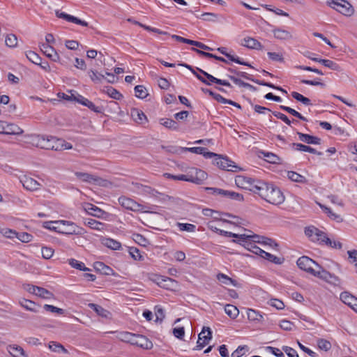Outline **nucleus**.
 Returning <instances> with one entry per match:
<instances>
[{
    "instance_id": "nucleus-1",
    "label": "nucleus",
    "mask_w": 357,
    "mask_h": 357,
    "mask_svg": "<svg viewBox=\"0 0 357 357\" xmlns=\"http://www.w3.org/2000/svg\"><path fill=\"white\" fill-rule=\"evenodd\" d=\"M38 146L42 149L61 151L71 149L73 147L70 143L66 142L61 139H58L52 136L45 137L42 135L38 136Z\"/></svg>"
},
{
    "instance_id": "nucleus-2",
    "label": "nucleus",
    "mask_w": 357,
    "mask_h": 357,
    "mask_svg": "<svg viewBox=\"0 0 357 357\" xmlns=\"http://www.w3.org/2000/svg\"><path fill=\"white\" fill-rule=\"evenodd\" d=\"M180 178L196 184H202L207 178V174L200 169L192 167Z\"/></svg>"
},
{
    "instance_id": "nucleus-3",
    "label": "nucleus",
    "mask_w": 357,
    "mask_h": 357,
    "mask_svg": "<svg viewBox=\"0 0 357 357\" xmlns=\"http://www.w3.org/2000/svg\"><path fill=\"white\" fill-rule=\"evenodd\" d=\"M215 158L213 163L218 166L220 169L227 171L236 172L240 168L235 165V162L229 160L227 157L216 153L213 155Z\"/></svg>"
},
{
    "instance_id": "nucleus-4",
    "label": "nucleus",
    "mask_w": 357,
    "mask_h": 357,
    "mask_svg": "<svg viewBox=\"0 0 357 357\" xmlns=\"http://www.w3.org/2000/svg\"><path fill=\"white\" fill-rule=\"evenodd\" d=\"M328 3L329 6L344 15L351 16L354 13L352 6L344 0H332L328 1Z\"/></svg>"
},
{
    "instance_id": "nucleus-5",
    "label": "nucleus",
    "mask_w": 357,
    "mask_h": 357,
    "mask_svg": "<svg viewBox=\"0 0 357 357\" xmlns=\"http://www.w3.org/2000/svg\"><path fill=\"white\" fill-rule=\"evenodd\" d=\"M266 195V198L265 200L272 204H280L284 201V197L281 190L273 184Z\"/></svg>"
},
{
    "instance_id": "nucleus-6",
    "label": "nucleus",
    "mask_w": 357,
    "mask_h": 357,
    "mask_svg": "<svg viewBox=\"0 0 357 357\" xmlns=\"http://www.w3.org/2000/svg\"><path fill=\"white\" fill-rule=\"evenodd\" d=\"M296 264L301 269L312 275L314 273L317 265H318L316 261L306 256H303L298 258Z\"/></svg>"
},
{
    "instance_id": "nucleus-7",
    "label": "nucleus",
    "mask_w": 357,
    "mask_h": 357,
    "mask_svg": "<svg viewBox=\"0 0 357 357\" xmlns=\"http://www.w3.org/2000/svg\"><path fill=\"white\" fill-rule=\"evenodd\" d=\"M236 185L243 189L248 190L254 192L256 188V183L259 180H255L250 177L245 176H238L235 179Z\"/></svg>"
},
{
    "instance_id": "nucleus-8",
    "label": "nucleus",
    "mask_w": 357,
    "mask_h": 357,
    "mask_svg": "<svg viewBox=\"0 0 357 357\" xmlns=\"http://www.w3.org/2000/svg\"><path fill=\"white\" fill-rule=\"evenodd\" d=\"M105 57L101 51L91 50V66H93L91 70H97L105 66Z\"/></svg>"
},
{
    "instance_id": "nucleus-9",
    "label": "nucleus",
    "mask_w": 357,
    "mask_h": 357,
    "mask_svg": "<svg viewBox=\"0 0 357 357\" xmlns=\"http://www.w3.org/2000/svg\"><path fill=\"white\" fill-rule=\"evenodd\" d=\"M91 73L93 75H91V79L96 83H102L103 81H107L108 83H114L118 79V78L114 74L107 72H105V75L107 76V77H105L102 73L97 71L96 69L91 70Z\"/></svg>"
},
{
    "instance_id": "nucleus-10",
    "label": "nucleus",
    "mask_w": 357,
    "mask_h": 357,
    "mask_svg": "<svg viewBox=\"0 0 357 357\" xmlns=\"http://www.w3.org/2000/svg\"><path fill=\"white\" fill-rule=\"evenodd\" d=\"M119 202L123 207L132 211H140L144 209V206L142 204H139L133 199L126 197H119Z\"/></svg>"
},
{
    "instance_id": "nucleus-11",
    "label": "nucleus",
    "mask_w": 357,
    "mask_h": 357,
    "mask_svg": "<svg viewBox=\"0 0 357 357\" xmlns=\"http://www.w3.org/2000/svg\"><path fill=\"white\" fill-rule=\"evenodd\" d=\"M130 344L135 345L143 349H149L153 347V344L145 336L142 335L133 334Z\"/></svg>"
},
{
    "instance_id": "nucleus-12",
    "label": "nucleus",
    "mask_w": 357,
    "mask_h": 357,
    "mask_svg": "<svg viewBox=\"0 0 357 357\" xmlns=\"http://www.w3.org/2000/svg\"><path fill=\"white\" fill-rule=\"evenodd\" d=\"M155 278L153 280L161 287L171 289L177 285V282L170 278L161 275H155Z\"/></svg>"
},
{
    "instance_id": "nucleus-13",
    "label": "nucleus",
    "mask_w": 357,
    "mask_h": 357,
    "mask_svg": "<svg viewBox=\"0 0 357 357\" xmlns=\"http://www.w3.org/2000/svg\"><path fill=\"white\" fill-rule=\"evenodd\" d=\"M207 334L206 335L205 327L203 328L202 332L199 334L198 340H197V347L198 349H201L204 347L206 344H208L209 340L212 337V332L210 328H206Z\"/></svg>"
},
{
    "instance_id": "nucleus-14",
    "label": "nucleus",
    "mask_w": 357,
    "mask_h": 357,
    "mask_svg": "<svg viewBox=\"0 0 357 357\" xmlns=\"http://www.w3.org/2000/svg\"><path fill=\"white\" fill-rule=\"evenodd\" d=\"M132 185L133 186V190H136L138 194L150 195L153 197H157V195L159 194L155 189L147 185H144L139 183L132 182Z\"/></svg>"
},
{
    "instance_id": "nucleus-15",
    "label": "nucleus",
    "mask_w": 357,
    "mask_h": 357,
    "mask_svg": "<svg viewBox=\"0 0 357 357\" xmlns=\"http://www.w3.org/2000/svg\"><path fill=\"white\" fill-rule=\"evenodd\" d=\"M340 299L344 303L357 312V298L356 297L347 291H344L340 294Z\"/></svg>"
},
{
    "instance_id": "nucleus-16",
    "label": "nucleus",
    "mask_w": 357,
    "mask_h": 357,
    "mask_svg": "<svg viewBox=\"0 0 357 357\" xmlns=\"http://www.w3.org/2000/svg\"><path fill=\"white\" fill-rule=\"evenodd\" d=\"M272 184H268L262 181H257L256 183L254 193L258 194L262 199H266V195Z\"/></svg>"
},
{
    "instance_id": "nucleus-17",
    "label": "nucleus",
    "mask_w": 357,
    "mask_h": 357,
    "mask_svg": "<svg viewBox=\"0 0 357 357\" xmlns=\"http://www.w3.org/2000/svg\"><path fill=\"white\" fill-rule=\"evenodd\" d=\"M241 45L251 50H261L263 48V45L261 43L252 37L244 38L241 40Z\"/></svg>"
},
{
    "instance_id": "nucleus-18",
    "label": "nucleus",
    "mask_w": 357,
    "mask_h": 357,
    "mask_svg": "<svg viewBox=\"0 0 357 357\" xmlns=\"http://www.w3.org/2000/svg\"><path fill=\"white\" fill-rule=\"evenodd\" d=\"M197 70L199 71L201 74H202L206 78V79L208 82H210L211 84V83H215L220 85L231 87V84L226 80L218 79L199 68H197Z\"/></svg>"
},
{
    "instance_id": "nucleus-19",
    "label": "nucleus",
    "mask_w": 357,
    "mask_h": 357,
    "mask_svg": "<svg viewBox=\"0 0 357 357\" xmlns=\"http://www.w3.org/2000/svg\"><path fill=\"white\" fill-rule=\"evenodd\" d=\"M272 32L274 37L280 40L287 41L293 38V35L291 32L282 28H275Z\"/></svg>"
},
{
    "instance_id": "nucleus-20",
    "label": "nucleus",
    "mask_w": 357,
    "mask_h": 357,
    "mask_svg": "<svg viewBox=\"0 0 357 357\" xmlns=\"http://www.w3.org/2000/svg\"><path fill=\"white\" fill-rule=\"evenodd\" d=\"M93 268L100 274L105 275H114L115 273L109 266L105 265L103 262L96 261L93 264Z\"/></svg>"
},
{
    "instance_id": "nucleus-21",
    "label": "nucleus",
    "mask_w": 357,
    "mask_h": 357,
    "mask_svg": "<svg viewBox=\"0 0 357 357\" xmlns=\"http://www.w3.org/2000/svg\"><path fill=\"white\" fill-rule=\"evenodd\" d=\"M20 182L24 188L31 191L37 190L40 186L37 181L31 177L24 176Z\"/></svg>"
},
{
    "instance_id": "nucleus-22",
    "label": "nucleus",
    "mask_w": 357,
    "mask_h": 357,
    "mask_svg": "<svg viewBox=\"0 0 357 357\" xmlns=\"http://www.w3.org/2000/svg\"><path fill=\"white\" fill-rule=\"evenodd\" d=\"M130 115L132 119L139 124H144L148 121L146 116L144 113L137 108H132L130 111Z\"/></svg>"
},
{
    "instance_id": "nucleus-23",
    "label": "nucleus",
    "mask_w": 357,
    "mask_h": 357,
    "mask_svg": "<svg viewBox=\"0 0 357 357\" xmlns=\"http://www.w3.org/2000/svg\"><path fill=\"white\" fill-rule=\"evenodd\" d=\"M249 237H247L246 239H251L253 242H257L258 243H261L264 245H268L271 247L273 246H278V244L271 238L259 236L257 234H255L252 236H248Z\"/></svg>"
},
{
    "instance_id": "nucleus-24",
    "label": "nucleus",
    "mask_w": 357,
    "mask_h": 357,
    "mask_svg": "<svg viewBox=\"0 0 357 357\" xmlns=\"http://www.w3.org/2000/svg\"><path fill=\"white\" fill-rule=\"evenodd\" d=\"M101 243L112 250H120L122 248L121 243L111 238H100Z\"/></svg>"
},
{
    "instance_id": "nucleus-25",
    "label": "nucleus",
    "mask_w": 357,
    "mask_h": 357,
    "mask_svg": "<svg viewBox=\"0 0 357 357\" xmlns=\"http://www.w3.org/2000/svg\"><path fill=\"white\" fill-rule=\"evenodd\" d=\"M42 52L53 61H57L59 56L54 47L48 44H43L40 47Z\"/></svg>"
},
{
    "instance_id": "nucleus-26",
    "label": "nucleus",
    "mask_w": 357,
    "mask_h": 357,
    "mask_svg": "<svg viewBox=\"0 0 357 357\" xmlns=\"http://www.w3.org/2000/svg\"><path fill=\"white\" fill-rule=\"evenodd\" d=\"M91 309H92L98 316L102 318L107 319H112V313L99 305L91 303Z\"/></svg>"
},
{
    "instance_id": "nucleus-27",
    "label": "nucleus",
    "mask_w": 357,
    "mask_h": 357,
    "mask_svg": "<svg viewBox=\"0 0 357 357\" xmlns=\"http://www.w3.org/2000/svg\"><path fill=\"white\" fill-rule=\"evenodd\" d=\"M218 52H220L222 54L225 55L227 58H228L230 61H234L236 63L249 66L250 68H252V66L248 62L241 61L240 58L234 56V55H231V54L228 53L227 52V48L225 47H218L217 49Z\"/></svg>"
},
{
    "instance_id": "nucleus-28",
    "label": "nucleus",
    "mask_w": 357,
    "mask_h": 357,
    "mask_svg": "<svg viewBox=\"0 0 357 357\" xmlns=\"http://www.w3.org/2000/svg\"><path fill=\"white\" fill-rule=\"evenodd\" d=\"M19 303L26 310L33 312H38L39 311L40 305L31 300L21 298Z\"/></svg>"
},
{
    "instance_id": "nucleus-29",
    "label": "nucleus",
    "mask_w": 357,
    "mask_h": 357,
    "mask_svg": "<svg viewBox=\"0 0 357 357\" xmlns=\"http://www.w3.org/2000/svg\"><path fill=\"white\" fill-rule=\"evenodd\" d=\"M7 350L13 357H28L23 348L19 345H8Z\"/></svg>"
},
{
    "instance_id": "nucleus-30",
    "label": "nucleus",
    "mask_w": 357,
    "mask_h": 357,
    "mask_svg": "<svg viewBox=\"0 0 357 357\" xmlns=\"http://www.w3.org/2000/svg\"><path fill=\"white\" fill-rule=\"evenodd\" d=\"M297 135L299 137V139L303 142H305L309 144H320L321 139L314 137L312 135H310L308 134H304L300 132H297Z\"/></svg>"
},
{
    "instance_id": "nucleus-31",
    "label": "nucleus",
    "mask_w": 357,
    "mask_h": 357,
    "mask_svg": "<svg viewBox=\"0 0 357 357\" xmlns=\"http://www.w3.org/2000/svg\"><path fill=\"white\" fill-rule=\"evenodd\" d=\"M23 133V130L17 125L6 122L4 135H20Z\"/></svg>"
},
{
    "instance_id": "nucleus-32",
    "label": "nucleus",
    "mask_w": 357,
    "mask_h": 357,
    "mask_svg": "<svg viewBox=\"0 0 357 357\" xmlns=\"http://www.w3.org/2000/svg\"><path fill=\"white\" fill-rule=\"evenodd\" d=\"M185 151L192 152L196 154L203 155L206 158H213V155H216V153L207 151L206 149L204 147L185 148Z\"/></svg>"
},
{
    "instance_id": "nucleus-33",
    "label": "nucleus",
    "mask_w": 357,
    "mask_h": 357,
    "mask_svg": "<svg viewBox=\"0 0 357 357\" xmlns=\"http://www.w3.org/2000/svg\"><path fill=\"white\" fill-rule=\"evenodd\" d=\"M109 214L100 208L91 203V216L102 220H107Z\"/></svg>"
},
{
    "instance_id": "nucleus-34",
    "label": "nucleus",
    "mask_w": 357,
    "mask_h": 357,
    "mask_svg": "<svg viewBox=\"0 0 357 357\" xmlns=\"http://www.w3.org/2000/svg\"><path fill=\"white\" fill-rule=\"evenodd\" d=\"M110 184V182L107 179L102 178L96 174H91V185L107 187Z\"/></svg>"
},
{
    "instance_id": "nucleus-35",
    "label": "nucleus",
    "mask_w": 357,
    "mask_h": 357,
    "mask_svg": "<svg viewBox=\"0 0 357 357\" xmlns=\"http://www.w3.org/2000/svg\"><path fill=\"white\" fill-rule=\"evenodd\" d=\"M291 146L296 151L309 152V153L316 154L318 155H321L322 154L321 152H318L314 149H313L309 146L304 145L303 144L293 143V144H291Z\"/></svg>"
},
{
    "instance_id": "nucleus-36",
    "label": "nucleus",
    "mask_w": 357,
    "mask_h": 357,
    "mask_svg": "<svg viewBox=\"0 0 357 357\" xmlns=\"http://www.w3.org/2000/svg\"><path fill=\"white\" fill-rule=\"evenodd\" d=\"M312 275L317 277L320 279H322L325 281H328L329 280V278H331V273L324 269L320 265H317V267L314 271V273Z\"/></svg>"
},
{
    "instance_id": "nucleus-37",
    "label": "nucleus",
    "mask_w": 357,
    "mask_h": 357,
    "mask_svg": "<svg viewBox=\"0 0 357 357\" xmlns=\"http://www.w3.org/2000/svg\"><path fill=\"white\" fill-rule=\"evenodd\" d=\"M247 316L248 319L252 321L261 322L264 319V316L259 312L252 309H248Z\"/></svg>"
},
{
    "instance_id": "nucleus-38",
    "label": "nucleus",
    "mask_w": 357,
    "mask_h": 357,
    "mask_svg": "<svg viewBox=\"0 0 357 357\" xmlns=\"http://www.w3.org/2000/svg\"><path fill=\"white\" fill-rule=\"evenodd\" d=\"M217 279L224 284L229 285L232 284L234 287H238L239 284L232 278H229L224 273H218L217 275Z\"/></svg>"
},
{
    "instance_id": "nucleus-39",
    "label": "nucleus",
    "mask_w": 357,
    "mask_h": 357,
    "mask_svg": "<svg viewBox=\"0 0 357 357\" xmlns=\"http://www.w3.org/2000/svg\"><path fill=\"white\" fill-rule=\"evenodd\" d=\"M287 177L294 182L300 183H305L307 182V179L304 176L296 172L289 171L287 172Z\"/></svg>"
},
{
    "instance_id": "nucleus-40",
    "label": "nucleus",
    "mask_w": 357,
    "mask_h": 357,
    "mask_svg": "<svg viewBox=\"0 0 357 357\" xmlns=\"http://www.w3.org/2000/svg\"><path fill=\"white\" fill-rule=\"evenodd\" d=\"M160 123L168 129L172 130H177L178 129V123L173 119L162 118L160 119Z\"/></svg>"
},
{
    "instance_id": "nucleus-41",
    "label": "nucleus",
    "mask_w": 357,
    "mask_h": 357,
    "mask_svg": "<svg viewBox=\"0 0 357 357\" xmlns=\"http://www.w3.org/2000/svg\"><path fill=\"white\" fill-rule=\"evenodd\" d=\"M264 253H261L260 257H261L263 259H265L271 262H273L275 264H281L284 261L283 258L278 257L273 255H271L264 250H263Z\"/></svg>"
},
{
    "instance_id": "nucleus-42",
    "label": "nucleus",
    "mask_w": 357,
    "mask_h": 357,
    "mask_svg": "<svg viewBox=\"0 0 357 357\" xmlns=\"http://www.w3.org/2000/svg\"><path fill=\"white\" fill-rule=\"evenodd\" d=\"M225 312L231 319L236 318L239 314L238 309L231 304H227L225 306Z\"/></svg>"
},
{
    "instance_id": "nucleus-43",
    "label": "nucleus",
    "mask_w": 357,
    "mask_h": 357,
    "mask_svg": "<svg viewBox=\"0 0 357 357\" xmlns=\"http://www.w3.org/2000/svg\"><path fill=\"white\" fill-rule=\"evenodd\" d=\"M35 295L44 299H51L54 297L52 292L41 287H37Z\"/></svg>"
},
{
    "instance_id": "nucleus-44",
    "label": "nucleus",
    "mask_w": 357,
    "mask_h": 357,
    "mask_svg": "<svg viewBox=\"0 0 357 357\" xmlns=\"http://www.w3.org/2000/svg\"><path fill=\"white\" fill-rule=\"evenodd\" d=\"M255 243L256 242H253L252 241V242L245 241L244 246L249 251L253 252L255 255L260 256L261 253H264L263 250L261 249L259 247L257 246L255 244Z\"/></svg>"
},
{
    "instance_id": "nucleus-45",
    "label": "nucleus",
    "mask_w": 357,
    "mask_h": 357,
    "mask_svg": "<svg viewBox=\"0 0 357 357\" xmlns=\"http://www.w3.org/2000/svg\"><path fill=\"white\" fill-rule=\"evenodd\" d=\"M315 61L319 62L324 65V66L329 68L331 70H340V66L336 63L333 62L331 60L329 59H315Z\"/></svg>"
},
{
    "instance_id": "nucleus-46",
    "label": "nucleus",
    "mask_w": 357,
    "mask_h": 357,
    "mask_svg": "<svg viewBox=\"0 0 357 357\" xmlns=\"http://www.w3.org/2000/svg\"><path fill=\"white\" fill-rule=\"evenodd\" d=\"M280 108L281 109L288 112L289 114L293 115L294 116L298 118L299 119H301L302 121H307V119L305 117H304L301 114H300L298 112H297L294 109H292L289 107L284 106V105H280Z\"/></svg>"
},
{
    "instance_id": "nucleus-47",
    "label": "nucleus",
    "mask_w": 357,
    "mask_h": 357,
    "mask_svg": "<svg viewBox=\"0 0 357 357\" xmlns=\"http://www.w3.org/2000/svg\"><path fill=\"white\" fill-rule=\"evenodd\" d=\"M319 206L324 210V211L327 213L328 216L337 222H341L342 220V218L340 215L333 213L330 208L326 207L324 205L319 204Z\"/></svg>"
},
{
    "instance_id": "nucleus-48",
    "label": "nucleus",
    "mask_w": 357,
    "mask_h": 357,
    "mask_svg": "<svg viewBox=\"0 0 357 357\" xmlns=\"http://www.w3.org/2000/svg\"><path fill=\"white\" fill-rule=\"evenodd\" d=\"M69 264L76 269H78L79 271H89V268L86 267L82 261H77L75 259H69Z\"/></svg>"
},
{
    "instance_id": "nucleus-49",
    "label": "nucleus",
    "mask_w": 357,
    "mask_h": 357,
    "mask_svg": "<svg viewBox=\"0 0 357 357\" xmlns=\"http://www.w3.org/2000/svg\"><path fill=\"white\" fill-rule=\"evenodd\" d=\"M291 96L296 100L301 102L305 105H312L311 100L308 98L303 96L302 94L298 92L293 91L291 93Z\"/></svg>"
},
{
    "instance_id": "nucleus-50",
    "label": "nucleus",
    "mask_w": 357,
    "mask_h": 357,
    "mask_svg": "<svg viewBox=\"0 0 357 357\" xmlns=\"http://www.w3.org/2000/svg\"><path fill=\"white\" fill-rule=\"evenodd\" d=\"M136 97L144 99L148 96L146 89L142 85H137L135 87Z\"/></svg>"
},
{
    "instance_id": "nucleus-51",
    "label": "nucleus",
    "mask_w": 357,
    "mask_h": 357,
    "mask_svg": "<svg viewBox=\"0 0 357 357\" xmlns=\"http://www.w3.org/2000/svg\"><path fill=\"white\" fill-rule=\"evenodd\" d=\"M49 348L54 352H63L65 354L68 353L67 349H66L62 344L56 342H50Z\"/></svg>"
},
{
    "instance_id": "nucleus-52",
    "label": "nucleus",
    "mask_w": 357,
    "mask_h": 357,
    "mask_svg": "<svg viewBox=\"0 0 357 357\" xmlns=\"http://www.w3.org/2000/svg\"><path fill=\"white\" fill-rule=\"evenodd\" d=\"M26 58L33 63L38 65V63H40L42 59L41 57L36 54V52L33 51H29L26 54Z\"/></svg>"
},
{
    "instance_id": "nucleus-53",
    "label": "nucleus",
    "mask_w": 357,
    "mask_h": 357,
    "mask_svg": "<svg viewBox=\"0 0 357 357\" xmlns=\"http://www.w3.org/2000/svg\"><path fill=\"white\" fill-rule=\"evenodd\" d=\"M106 92L111 98L115 100H121L123 98L122 94L112 86L107 87Z\"/></svg>"
},
{
    "instance_id": "nucleus-54",
    "label": "nucleus",
    "mask_w": 357,
    "mask_h": 357,
    "mask_svg": "<svg viewBox=\"0 0 357 357\" xmlns=\"http://www.w3.org/2000/svg\"><path fill=\"white\" fill-rule=\"evenodd\" d=\"M219 234L221 235H223L225 236H227V237L238 238L243 241L246 240V238L249 237L248 235H246V234H234V233H232L230 231H224L222 229L219 230Z\"/></svg>"
},
{
    "instance_id": "nucleus-55",
    "label": "nucleus",
    "mask_w": 357,
    "mask_h": 357,
    "mask_svg": "<svg viewBox=\"0 0 357 357\" xmlns=\"http://www.w3.org/2000/svg\"><path fill=\"white\" fill-rule=\"evenodd\" d=\"M264 156L266 158V160L270 163L277 164L279 163L280 158L275 154L270 152H263Z\"/></svg>"
},
{
    "instance_id": "nucleus-56",
    "label": "nucleus",
    "mask_w": 357,
    "mask_h": 357,
    "mask_svg": "<svg viewBox=\"0 0 357 357\" xmlns=\"http://www.w3.org/2000/svg\"><path fill=\"white\" fill-rule=\"evenodd\" d=\"M6 45L10 47H15L17 45V38L15 34H8L6 38Z\"/></svg>"
},
{
    "instance_id": "nucleus-57",
    "label": "nucleus",
    "mask_w": 357,
    "mask_h": 357,
    "mask_svg": "<svg viewBox=\"0 0 357 357\" xmlns=\"http://www.w3.org/2000/svg\"><path fill=\"white\" fill-rule=\"evenodd\" d=\"M177 226L181 231H186L188 232H193L195 231L196 226L189 223H177Z\"/></svg>"
},
{
    "instance_id": "nucleus-58",
    "label": "nucleus",
    "mask_w": 357,
    "mask_h": 357,
    "mask_svg": "<svg viewBox=\"0 0 357 357\" xmlns=\"http://www.w3.org/2000/svg\"><path fill=\"white\" fill-rule=\"evenodd\" d=\"M16 238L22 243H29L32 241L33 236L27 232H17Z\"/></svg>"
},
{
    "instance_id": "nucleus-59",
    "label": "nucleus",
    "mask_w": 357,
    "mask_h": 357,
    "mask_svg": "<svg viewBox=\"0 0 357 357\" xmlns=\"http://www.w3.org/2000/svg\"><path fill=\"white\" fill-rule=\"evenodd\" d=\"M134 333L123 331L119 333L118 335V338L122 341L127 343H130V342L132 340V337L133 336Z\"/></svg>"
},
{
    "instance_id": "nucleus-60",
    "label": "nucleus",
    "mask_w": 357,
    "mask_h": 357,
    "mask_svg": "<svg viewBox=\"0 0 357 357\" xmlns=\"http://www.w3.org/2000/svg\"><path fill=\"white\" fill-rule=\"evenodd\" d=\"M318 347L321 350L328 351L331 348V344L329 341L324 339H319L317 341Z\"/></svg>"
},
{
    "instance_id": "nucleus-61",
    "label": "nucleus",
    "mask_w": 357,
    "mask_h": 357,
    "mask_svg": "<svg viewBox=\"0 0 357 357\" xmlns=\"http://www.w3.org/2000/svg\"><path fill=\"white\" fill-rule=\"evenodd\" d=\"M1 233L2 234V235L4 237L10 238V239H13L17 236V232L15 230L8 229V228L3 229L1 231Z\"/></svg>"
},
{
    "instance_id": "nucleus-62",
    "label": "nucleus",
    "mask_w": 357,
    "mask_h": 357,
    "mask_svg": "<svg viewBox=\"0 0 357 357\" xmlns=\"http://www.w3.org/2000/svg\"><path fill=\"white\" fill-rule=\"evenodd\" d=\"M105 223L91 218V229L101 231L105 228Z\"/></svg>"
},
{
    "instance_id": "nucleus-63",
    "label": "nucleus",
    "mask_w": 357,
    "mask_h": 357,
    "mask_svg": "<svg viewBox=\"0 0 357 357\" xmlns=\"http://www.w3.org/2000/svg\"><path fill=\"white\" fill-rule=\"evenodd\" d=\"M319 231V229L314 226L308 227L305 229V234L306 236L310 237L313 241V238L317 236V234Z\"/></svg>"
},
{
    "instance_id": "nucleus-64",
    "label": "nucleus",
    "mask_w": 357,
    "mask_h": 357,
    "mask_svg": "<svg viewBox=\"0 0 357 357\" xmlns=\"http://www.w3.org/2000/svg\"><path fill=\"white\" fill-rule=\"evenodd\" d=\"M218 15L213 13H204L199 17L200 19L204 21L215 22Z\"/></svg>"
}]
</instances>
